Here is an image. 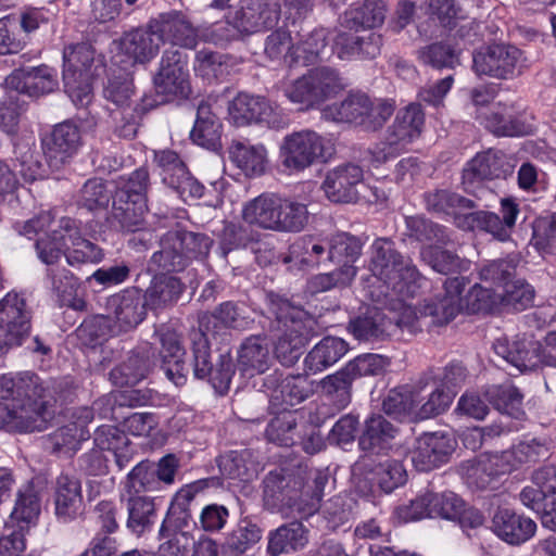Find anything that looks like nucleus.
Returning <instances> with one entry per match:
<instances>
[{
  "mask_svg": "<svg viewBox=\"0 0 556 556\" xmlns=\"http://www.w3.org/2000/svg\"><path fill=\"white\" fill-rule=\"evenodd\" d=\"M267 300L269 312L275 316L273 327L281 332L275 345V355L281 365L293 366L315 334L317 321L303 308L278 294L269 293Z\"/></svg>",
  "mask_w": 556,
  "mask_h": 556,
  "instance_id": "f257e3e1",
  "label": "nucleus"
},
{
  "mask_svg": "<svg viewBox=\"0 0 556 556\" xmlns=\"http://www.w3.org/2000/svg\"><path fill=\"white\" fill-rule=\"evenodd\" d=\"M242 218L264 230L296 233L307 226L309 212L305 203L295 199L263 193L244 204Z\"/></svg>",
  "mask_w": 556,
  "mask_h": 556,
  "instance_id": "f03ea898",
  "label": "nucleus"
},
{
  "mask_svg": "<svg viewBox=\"0 0 556 556\" xmlns=\"http://www.w3.org/2000/svg\"><path fill=\"white\" fill-rule=\"evenodd\" d=\"M371 250L370 270L374 276L400 296H414L424 278L412 261L404 257L389 239L375 240Z\"/></svg>",
  "mask_w": 556,
  "mask_h": 556,
  "instance_id": "7ed1b4c3",
  "label": "nucleus"
},
{
  "mask_svg": "<svg viewBox=\"0 0 556 556\" xmlns=\"http://www.w3.org/2000/svg\"><path fill=\"white\" fill-rule=\"evenodd\" d=\"M334 148L330 139L312 129L287 135L279 149L282 166L290 173H300L314 164L326 162Z\"/></svg>",
  "mask_w": 556,
  "mask_h": 556,
  "instance_id": "20e7f679",
  "label": "nucleus"
},
{
  "mask_svg": "<svg viewBox=\"0 0 556 556\" xmlns=\"http://www.w3.org/2000/svg\"><path fill=\"white\" fill-rule=\"evenodd\" d=\"M425 123V113L420 104L412 103L400 110L388 128L383 141L371 150V161L376 166L396 157L407 144L418 138Z\"/></svg>",
  "mask_w": 556,
  "mask_h": 556,
  "instance_id": "39448f33",
  "label": "nucleus"
},
{
  "mask_svg": "<svg viewBox=\"0 0 556 556\" xmlns=\"http://www.w3.org/2000/svg\"><path fill=\"white\" fill-rule=\"evenodd\" d=\"M192 350V369L197 379H207L214 390L224 395L229 391L236 372L233 359L229 353H220L215 365L211 361L208 339L202 328L190 331Z\"/></svg>",
  "mask_w": 556,
  "mask_h": 556,
  "instance_id": "423d86ee",
  "label": "nucleus"
},
{
  "mask_svg": "<svg viewBox=\"0 0 556 556\" xmlns=\"http://www.w3.org/2000/svg\"><path fill=\"white\" fill-rule=\"evenodd\" d=\"M239 4L228 14V22L241 34L273 28L280 18L278 0H214L211 8L225 9Z\"/></svg>",
  "mask_w": 556,
  "mask_h": 556,
  "instance_id": "0eeeda50",
  "label": "nucleus"
},
{
  "mask_svg": "<svg viewBox=\"0 0 556 556\" xmlns=\"http://www.w3.org/2000/svg\"><path fill=\"white\" fill-rule=\"evenodd\" d=\"M31 320L33 311L22 293L10 291L0 300V356L29 338Z\"/></svg>",
  "mask_w": 556,
  "mask_h": 556,
  "instance_id": "6e6552de",
  "label": "nucleus"
},
{
  "mask_svg": "<svg viewBox=\"0 0 556 556\" xmlns=\"http://www.w3.org/2000/svg\"><path fill=\"white\" fill-rule=\"evenodd\" d=\"M155 92L164 102L188 99L191 94L188 55L178 48L166 49L153 78Z\"/></svg>",
  "mask_w": 556,
  "mask_h": 556,
  "instance_id": "1a4fd4ad",
  "label": "nucleus"
},
{
  "mask_svg": "<svg viewBox=\"0 0 556 556\" xmlns=\"http://www.w3.org/2000/svg\"><path fill=\"white\" fill-rule=\"evenodd\" d=\"M396 328H406L409 332L420 330L419 319L412 308L404 311L395 323L383 311L369 307L349 323V331L358 341L374 342L391 336Z\"/></svg>",
  "mask_w": 556,
  "mask_h": 556,
  "instance_id": "9d476101",
  "label": "nucleus"
},
{
  "mask_svg": "<svg viewBox=\"0 0 556 556\" xmlns=\"http://www.w3.org/2000/svg\"><path fill=\"white\" fill-rule=\"evenodd\" d=\"M523 53L509 43H493L473 53L472 68L479 76L496 79H511L521 74Z\"/></svg>",
  "mask_w": 556,
  "mask_h": 556,
  "instance_id": "9b49d317",
  "label": "nucleus"
},
{
  "mask_svg": "<svg viewBox=\"0 0 556 556\" xmlns=\"http://www.w3.org/2000/svg\"><path fill=\"white\" fill-rule=\"evenodd\" d=\"M28 402L9 403L0 401V429L16 432L43 431L52 413L49 412L46 401L31 400L25 392Z\"/></svg>",
  "mask_w": 556,
  "mask_h": 556,
  "instance_id": "f8f14e48",
  "label": "nucleus"
},
{
  "mask_svg": "<svg viewBox=\"0 0 556 556\" xmlns=\"http://www.w3.org/2000/svg\"><path fill=\"white\" fill-rule=\"evenodd\" d=\"M264 503L286 517L303 516L306 513L303 492L298 488L300 482L285 475L270 471L263 481Z\"/></svg>",
  "mask_w": 556,
  "mask_h": 556,
  "instance_id": "ddd939ff",
  "label": "nucleus"
},
{
  "mask_svg": "<svg viewBox=\"0 0 556 556\" xmlns=\"http://www.w3.org/2000/svg\"><path fill=\"white\" fill-rule=\"evenodd\" d=\"M456 448V440L445 432L424 433L416 439L410 460L419 471H430L448 462Z\"/></svg>",
  "mask_w": 556,
  "mask_h": 556,
  "instance_id": "4468645a",
  "label": "nucleus"
},
{
  "mask_svg": "<svg viewBox=\"0 0 556 556\" xmlns=\"http://www.w3.org/2000/svg\"><path fill=\"white\" fill-rule=\"evenodd\" d=\"M80 147V129L71 121L56 124L51 132L42 139L43 153L49 165L55 169L76 155Z\"/></svg>",
  "mask_w": 556,
  "mask_h": 556,
  "instance_id": "2eb2a0df",
  "label": "nucleus"
},
{
  "mask_svg": "<svg viewBox=\"0 0 556 556\" xmlns=\"http://www.w3.org/2000/svg\"><path fill=\"white\" fill-rule=\"evenodd\" d=\"M144 296L141 289L130 287L111 295L106 301V308L113 315L119 331H129L136 328L147 316Z\"/></svg>",
  "mask_w": 556,
  "mask_h": 556,
  "instance_id": "dca6fc26",
  "label": "nucleus"
},
{
  "mask_svg": "<svg viewBox=\"0 0 556 556\" xmlns=\"http://www.w3.org/2000/svg\"><path fill=\"white\" fill-rule=\"evenodd\" d=\"M363 180V169L356 164H342L326 173L321 184L325 197L332 203L357 201V185Z\"/></svg>",
  "mask_w": 556,
  "mask_h": 556,
  "instance_id": "f3484780",
  "label": "nucleus"
},
{
  "mask_svg": "<svg viewBox=\"0 0 556 556\" xmlns=\"http://www.w3.org/2000/svg\"><path fill=\"white\" fill-rule=\"evenodd\" d=\"M5 88L17 94L24 93L29 97H39L53 92L59 87L56 72L47 66L40 65L30 68L14 71L4 80Z\"/></svg>",
  "mask_w": 556,
  "mask_h": 556,
  "instance_id": "a211bd4d",
  "label": "nucleus"
},
{
  "mask_svg": "<svg viewBox=\"0 0 556 556\" xmlns=\"http://www.w3.org/2000/svg\"><path fill=\"white\" fill-rule=\"evenodd\" d=\"M382 36L375 31H340L333 39L332 51L341 60H371L381 52Z\"/></svg>",
  "mask_w": 556,
  "mask_h": 556,
  "instance_id": "6ab92c4d",
  "label": "nucleus"
},
{
  "mask_svg": "<svg viewBox=\"0 0 556 556\" xmlns=\"http://www.w3.org/2000/svg\"><path fill=\"white\" fill-rule=\"evenodd\" d=\"M491 530L502 541L521 545L535 534L536 523L509 508H497L491 520Z\"/></svg>",
  "mask_w": 556,
  "mask_h": 556,
  "instance_id": "aec40b11",
  "label": "nucleus"
},
{
  "mask_svg": "<svg viewBox=\"0 0 556 556\" xmlns=\"http://www.w3.org/2000/svg\"><path fill=\"white\" fill-rule=\"evenodd\" d=\"M54 513L59 520H74L83 510L81 481L73 473L62 472L54 483Z\"/></svg>",
  "mask_w": 556,
  "mask_h": 556,
  "instance_id": "412c9836",
  "label": "nucleus"
},
{
  "mask_svg": "<svg viewBox=\"0 0 556 556\" xmlns=\"http://www.w3.org/2000/svg\"><path fill=\"white\" fill-rule=\"evenodd\" d=\"M229 116L238 126L250 123L275 125L277 117L270 103L263 97L239 93L229 104Z\"/></svg>",
  "mask_w": 556,
  "mask_h": 556,
  "instance_id": "4be33fe9",
  "label": "nucleus"
},
{
  "mask_svg": "<svg viewBox=\"0 0 556 556\" xmlns=\"http://www.w3.org/2000/svg\"><path fill=\"white\" fill-rule=\"evenodd\" d=\"M60 228L66 232L67 241L65 258L70 266L80 267L86 264H98L104 258V252L98 244L80 236L76 222L70 217L60 219Z\"/></svg>",
  "mask_w": 556,
  "mask_h": 556,
  "instance_id": "5701e85b",
  "label": "nucleus"
},
{
  "mask_svg": "<svg viewBox=\"0 0 556 556\" xmlns=\"http://www.w3.org/2000/svg\"><path fill=\"white\" fill-rule=\"evenodd\" d=\"M152 27L162 35V42L193 49L198 43V31L187 16L178 11L163 13L152 21Z\"/></svg>",
  "mask_w": 556,
  "mask_h": 556,
  "instance_id": "b1692460",
  "label": "nucleus"
},
{
  "mask_svg": "<svg viewBox=\"0 0 556 556\" xmlns=\"http://www.w3.org/2000/svg\"><path fill=\"white\" fill-rule=\"evenodd\" d=\"M397 432V428L382 415H371L364 422L359 448L372 454L387 453L392 448Z\"/></svg>",
  "mask_w": 556,
  "mask_h": 556,
  "instance_id": "393cba45",
  "label": "nucleus"
},
{
  "mask_svg": "<svg viewBox=\"0 0 556 556\" xmlns=\"http://www.w3.org/2000/svg\"><path fill=\"white\" fill-rule=\"evenodd\" d=\"M162 43V35L152 27L151 21L147 28L126 33L121 40V48L135 63H147L155 56Z\"/></svg>",
  "mask_w": 556,
  "mask_h": 556,
  "instance_id": "a878e982",
  "label": "nucleus"
},
{
  "mask_svg": "<svg viewBox=\"0 0 556 556\" xmlns=\"http://www.w3.org/2000/svg\"><path fill=\"white\" fill-rule=\"evenodd\" d=\"M467 482L478 489H485L498 476L509 473L501 453L485 454L466 460L462 465Z\"/></svg>",
  "mask_w": 556,
  "mask_h": 556,
  "instance_id": "bb28decb",
  "label": "nucleus"
},
{
  "mask_svg": "<svg viewBox=\"0 0 556 556\" xmlns=\"http://www.w3.org/2000/svg\"><path fill=\"white\" fill-rule=\"evenodd\" d=\"M162 368L166 377L177 387L184 386L187 381L188 366L184 361L185 349L179 337L174 331H166L161 334Z\"/></svg>",
  "mask_w": 556,
  "mask_h": 556,
  "instance_id": "cd10ccee",
  "label": "nucleus"
},
{
  "mask_svg": "<svg viewBox=\"0 0 556 556\" xmlns=\"http://www.w3.org/2000/svg\"><path fill=\"white\" fill-rule=\"evenodd\" d=\"M185 291V283L180 278L166 274L155 275L143 296L146 304L152 311L167 308L177 303Z\"/></svg>",
  "mask_w": 556,
  "mask_h": 556,
  "instance_id": "c85d7f7f",
  "label": "nucleus"
},
{
  "mask_svg": "<svg viewBox=\"0 0 556 556\" xmlns=\"http://www.w3.org/2000/svg\"><path fill=\"white\" fill-rule=\"evenodd\" d=\"M349 351V344L338 337H325L304 358L306 374H318L338 363Z\"/></svg>",
  "mask_w": 556,
  "mask_h": 556,
  "instance_id": "c756f323",
  "label": "nucleus"
},
{
  "mask_svg": "<svg viewBox=\"0 0 556 556\" xmlns=\"http://www.w3.org/2000/svg\"><path fill=\"white\" fill-rule=\"evenodd\" d=\"M229 157L248 177L264 174L268 163L265 146L251 144L248 140H233L229 147Z\"/></svg>",
  "mask_w": 556,
  "mask_h": 556,
  "instance_id": "7c9ffc66",
  "label": "nucleus"
},
{
  "mask_svg": "<svg viewBox=\"0 0 556 556\" xmlns=\"http://www.w3.org/2000/svg\"><path fill=\"white\" fill-rule=\"evenodd\" d=\"M307 532L300 521L280 526L268 534L267 553L279 556L304 548L308 542Z\"/></svg>",
  "mask_w": 556,
  "mask_h": 556,
  "instance_id": "2f4dec72",
  "label": "nucleus"
},
{
  "mask_svg": "<svg viewBox=\"0 0 556 556\" xmlns=\"http://www.w3.org/2000/svg\"><path fill=\"white\" fill-rule=\"evenodd\" d=\"M509 473L525 465L534 464L545 459L549 455V446L546 439H526L515 444L509 450L501 452Z\"/></svg>",
  "mask_w": 556,
  "mask_h": 556,
  "instance_id": "473e14b6",
  "label": "nucleus"
},
{
  "mask_svg": "<svg viewBox=\"0 0 556 556\" xmlns=\"http://www.w3.org/2000/svg\"><path fill=\"white\" fill-rule=\"evenodd\" d=\"M270 363V350L267 339L262 336H250L238 350V364L243 371L251 375L265 372Z\"/></svg>",
  "mask_w": 556,
  "mask_h": 556,
  "instance_id": "72a5a7b5",
  "label": "nucleus"
},
{
  "mask_svg": "<svg viewBox=\"0 0 556 556\" xmlns=\"http://www.w3.org/2000/svg\"><path fill=\"white\" fill-rule=\"evenodd\" d=\"M262 538L261 528L249 518H242L226 535L220 546L223 556H241Z\"/></svg>",
  "mask_w": 556,
  "mask_h": 556,
  "instance_id": "f704fd0d",
  "label": "nucleus"
},
{
  "mask_svg": "<svg viewBox=\"0 0 556 556\" xmlns=\"http://www.w3.org/2000/svg\"><path fill=\"white\" fill-rule=\"evenodd\" d=\"M150 265L167 273L181 271L188 266L179 244L178 233L169 230L161 238L160 250L152 254Z\"/></svg>",
  "mask_w": 556,
  "mask_h": 556,
  "instance_id": "c9c22d12",
  "label": "nucleus"
},
{
  "mask_svg": "<svg viewBox=\"0 0 556 556\" xmlns=\"http://www.w3.org/2000/svg\"><path fill=\"white\" fill-rule=\"evenodd\" d=\"M147 212L148 204L146 202H132L131 200H127L117 203V199L113 198L109 222L111 226L117 230L136 232L143 227Z\"/></svg>",
  "mask_w": 556,
  "mask_h": 556,
  "instance_id": "e433bc0d",
  "label": "nucleus"
},
{
  "mask_svg": "<svg viewBox=\"0 0 556 556\" xmlns=\"http://www.w3.org/2000/svg\"><path fill=\"white\" fill-rule=\"evenodd\" d=\"M312 393L313 384L306 375H290L274 390L271 399L287 410L305 401Z\"/></svg>",
  "mask_w": 556,
  "mask_h": 556,
  "instance_id": "4c0bfd02",
  "label": "nucleus"
},
{
  "mask_svg": "<svg viewBox=\"0 0 556 556\" xmlns=\"http://www.w3.org/2000/svg\"><path fill=\"white\" fill-rule=\"evenodd\" d=\"M504 156L495 151L477 154L466 166L463 177L466 181L495 179L505 176Z\"/></svg>",
  "mask_w": 556,
  "mask_h": 556,
  "instance_id": "58836bf2",
  "label": "nucleus"
},
{
  "mask_svg": "<svg viewBox=\"0 0 556 556\" xmlns=\"http://www.w3.org/2000/svg\"><path fill=\"white\" fill-rule=\"evenodd\" d=\"M128 513L127 528L135 534L141 535L154 523L155 504L150 496H125L121 498Z\"/></svg>",
  "mask_w": 556,
  "mask_h": 556,
  "instance_id": "ea45409f",
  "label": "nucleus"
},
{
  "mask_svg": "<svg viewBox=\"0 0 556 556\" xmlns=\"http://www.w3.org/2000/svg\"><path fill=\"white\" fill-rule=\"evenodd\" d=\"M424 200L428 211L437 214L453 215L455 220L457 215L475 207L472 200L447 189L428 191L424 194Z\"/></svg>",
  "mask_w": 556,
  "mask_h": 556,
  "instance_id": "a19ab883",
  "label": "nucleus"
},
{
  "mask_svg": "<svg viewBox=\"0 0 556 556\" xmlns=\"http://www.w3.org/2000/svg\"><path fill=\"white\" fill-rule=\"evenodd\" d=\"M520 261L519 253H510L503 258L490 261L481 266L479 270L480 279L504 290L515 280Z\"/></svg>",
  "mask_w": 556,
  "mask_h": 556,
  "instance_id": "79ce46f5",
  "label": "nucleus"
},
{
  "mask_svg": "<svg viewBox=\"0 0 556 556\" xmlns=\"http://www.w3.org/2000/svg\"><path fill=\"white\" fill-rule=\"evenodd\" d=\"M369 97L365 93H350L340 103L328 105L323 115L326 119L338 123H351L361 126L364 112H367Z\"/></svg>",
  "mask_w": 556,
  "mask_h": 556,
  "instance_id": "37998d69",
  "label": "nucleus"
},
{
  "mask_svg": "<svg viewBox=\"0 0 556 556\" xmlns=\"http://www.w3.org/2000/svg\"><path fill=\"white\" fill-rule=\"evenodd\" d=\"M126 404L130 406L141 405L143 401H141L136 390L104 394L92 403L90 409L84 408L80 418L88 422L92 419V414H97L101 419H117L116 406Z\"/></svg>",
  "mask_w": 556,
  "mask_h": 556,
  "instance_id": "c03bdc74",
  "label": "nucleus"
},
{
  "mask_svg": "<svg viewBox=\"0 0 556 556\" xmlns=\"http://www.w3.org/2000/svg\"><path fill=\"white\" fill-rule=\"evenodd\" d=\"M152 362L147 351H134L128 358L111 371L115 384L132 386L147 377Z\"/></svg>",
  "mask_w": 556,
  "mask_h": 556,
  "instance_id": "a18cd8bd",
  "label": "nucleus"
},
{
  "mask_svg": "<svg viewBox=\"0 0 556 556\" xmlns=\"http://www.w3.org/2000/svg\"><path fill=\"white\" fill-rule=\"evenodd\" d=\"M93 50L88 43H76L63 51V79L91 78Z\"/></svg>",
  "mask_w": 556,
  "mask_h": 556,
  "instance_id": "49530a36",
  "label": "nucleus"
},
{
  "mask_svg": "<svg viewBox=\"0 0 556 556\" xmlns=\"http://www.w3.org/2000/svg\"><path fill=\"white\" fill-rule=\"evenodd\" d=\"M483 123L486 129L498 137L527 136L534 128L525 115L502 112H491Z\"/></svg>",
  "mask_w": 556,
  "mask_h": 556,
  "instance_id": "de8ad7c7",
  "label": "nucleus"
},
{
  "mask_svg": "<svg viewBox=\"0 0 556 556\" xmlns=\"http://www.w3.org/2000/svg\"><path fill=\"white\" fill-rule=\"evenodd\" d=\"M291 53L292 61L306 66L323 61L328 55L326 29H314L304 36Z\"/></svg>",
  "mask_w": 556,
  "mask_h": 556,
  "instance_id": "09e8293b",
  "label": "nucleus"
},
{
  "mask_svg": "<svg viewBox=\"0 0 556 556\" xmlns=\"http://www.w3.org/2000/svg\"><path fill=\"white\" fill-rule=\"evenodd\" d=\"M456 226L463 230H481L493 235L494 238L505 241L508 233L504 230L502 219L495 213L488 211L467 212L456 216Z\"/></svg>",
  "mask_w": 556,
  "mask_h": 556,
  "instance_id": "8fccbe9b",
  "label": "nucleus"
},
{
  "mask_svg": "<svg viewBox=\"0 0 556 556\" xmlns=\"http://www.w3.org/2000/svg\"><path fill=\"white\" fill-rule=\"evenodd\" d=\"M353 382V377L343 367L337 372L323 378L320 380V389L333 406L341 410L351 403Z\"/></svg>",
  "mask_w": 556,
  "mask_h": 556,
  "instance_id": "3c124183",
  "label": "nucleus"
},
{
  "mask_svg": "<svg viewBox=\"0 0 556 556\" xmlns=\"http://www.w3.org/2000/svg\"><path fill=\"white\" fill-rule=\"evenodd\" d=\"M211 319L219 321L226 328L236 330H245L250 328L254 321L245 304L232 301L219 304L210 317H203L200 321V328H202L205 323L210 324Z\"/></svg>",
  "mask_w": 556,
  "mask_h": 556,
  "instance_id": "603ef678",
  "label": "nucleus"
},
{
  "mask_svg": "<svg viewBox=\"0 0 556 556\" xmlns=\"http://www.w3.org/2000/svg\"><path fill=\"white\" fill-rule=\"evenodd\" d=\"M486 395L490 403H492L500 413L517 420L525 419L526 412L522 407L523 396L515 386L503 384L492 387L486 392Z\"/></svg>",
  "mask_w": 556,
  "mask_h": 556,
  "instance_id": "864d4df0",
  "label": "nucleus"
},
{
  "mask_svg": "<svg viewBox=\"0 0 556 556\" xmlns=\"http://www.w3.org/2000/svg\"><path fill=\"white\" fill-rule=\"evenodd\" d=\"M41 511V495L33 482L22 485L16 494L11 517L17 522L30 525L36 522Z\"/></svg>",
  "mask_w": 556,
  "mask_h": 556,
  "instance_id": "5fc2aeb1",
  "label": "nucleus"
},
{
  "mask_svg": "<svg viewBox=\"0 0 556 556\" xmlns=\"http://www.w3.org/2000/svg\"><path fill=\"white\" fill-rule=\"evenodd\" d=\"M160 489L154 466L149 462H140L127 475L121 492V498L125 496H142L141 493Z\"/></svg>",
  "mask_w": 556,
  "mask_h": 556,
  "instance_id": "6e6d98bb",
  "label": "nucleus"
},
{
  "mask_svg": "<svg viewBox=\"0 0 556 556\" xmlns=\"http://www.w3.org/2000/svg\"><path fill=\"white\" fill-rule=\"evenodd\" d=\"M320 104L336 97L346 84L340 73L330 66H318L307 72Z\"/></svg>",
  "mask_w": 556,
  "mask_h": 556,
  "instance_id": "4d7b16f0",
  "label": "nucleus"
},
{
  "mask_svg": "<svg viewBox=\"0 0 556 556\" xmlns=\"http://www.w3.org/2000/svg\"><path fill=\"white\" fill-rule=\"evenodd\" d=\"M43 389L38 386L37 377H29L27 380L20 378L15 380L12 377L2 376L0 378V399L10 400L9 403H26L28 399L25 394L27 392L31 400L45 401L42 399Z\"/></svg>",
  "mask_w": 556,
  "mask_h": 556,
  "instance_id": "13d9d810",
  "label": "nucleus"
},
{
  "mask_svg": "<svg viewBox=\"0 0 556 556\" xmlns=\"http://www.w3.org/2000/svg\"><path fill=\"white\" fill-rule=\"evenodd\" d=\"M67 236L60 228L51 229L48 233L41 235L35 243L38 258L47 266L55 265L66 252Z\"/></svg>",
  "mask_w": 556,
  "mask_h": 556,
  "instance_id": "bf43d9fd",
  "label": "nucleus"
},
{
  "mask_svg": "<svg viewBox=\"0 0 556 556\" xmlns=\"http://www.w3.org/2000/svg\"><path fill=\"white\" fill-rule=\"evenodd\" d=\"M143 113L144 109L140 103L112 109L110 121L114 134L121 138L132 139L137 135Z\"/></svg>",
  "mask_w": 556,
  "mask_h": 556,
  "instance_id": "052dcab7",
  "label": "nucleus"
},
{
  "mask_svg": "<svg viewBox=\"0 0 556 556\" xmlns=\"http://www.w3.org/2000/svg\"><path fill=\"white\" fill-rule=\"evenodd\" d=\"M418 59L425 65L437 70H453L460 64L459 52L445 42H434L418 51Z\"/></svg>",
  "mask_w": 556,
  "mask_h": 556,
  "instance_id": "680f3d73",
  "label": "nucleus"
},
{
  "mask_svg": "<svg viewBox=\"0 0 556 556\" xmlns=\"http://www.w3.org/2000/svg\"><path fill=\"white\" fill-rule=\"evenodd\" d=\"M282 90L285 97L291 103L299 105L301 111H307L320 105V101L307 73L286 83Z\"/></svg>",
  "mask_w": 556,
  "mask_h": 556,
  "instance_id": "e2e57ef3",
  "label": "nucleus"
},
{
  "mask_svg": "<svg viewBox=\"0 0 556 556\" xmlns=\"http://www.w3.org/2000/svg\"><path fill=\"white\" fill-rule=\"evenodd\" d=\"M220 471L230 479L251 480L257 473V464L251 459L249 451H232L219 460Z\"/></svg>",
  "mask_w": 556,
  "mask_h": 556,
  "instance_id": "0e129e2a",
  "label": "nucleus"
},
{
  "mask_svg": "<svg viewBox=\"0 0 556 556\" xmlns=\"http://www.w3.org/2000/svg\"><path fill=\"white\" fill-rule=\"evenodd\" d=\"M418 402L416 392L400 391L397 389L390 390L382 402L383 412L400 420L415 419V404Z\"/></svg>",
  "mask_w": 556,
  "mask_h": 556,
  "instance_id": "69168bd1",
  "label": "nucleus"
},
{
  "mask_svg": "<svg viewBox=\"0 0 556 556\" xmlns=\"http://www.w3.org/2000/svg\"><path fill=\"white\" fill-rule=\"evenodd\" d=\"M112 199L106 182L100 178L88 179L81 187L77 204L90 212L105 210Z\"/></svg>",
  "mask_w": 556,
  "mask_h": 556,
  "instance_id": "338daca9",
  "label": "nucleus"
},
{
  "mask_svg": "<svg viewBox=\"0 0 556 556\" xmlns=\"http://www.w3.org/2000/svg\"><path fill=\"white\" fill-rule=\"evenodd\" d=\"M260 235L249 226L239 223H226L220 233V249L226 256L229 252L245 249L257 242Z\"/></svg>",
  "mask_w": 556,
  "mask_h": 556,
  "instance_id": "774afa93",
  "label": "nucleus"
}]
</instances>
